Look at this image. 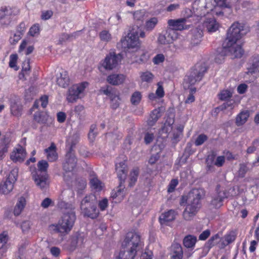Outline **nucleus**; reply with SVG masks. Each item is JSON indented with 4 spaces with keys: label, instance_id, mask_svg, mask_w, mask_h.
<instances>
[{
    "label": "nucleus",
    "instance_id": "e433bc0d",
    "mask_svg": "<svg viewBox=\"0 0 259 259\" xmlns=\"http://www.w3.org/2000/svg\"><path fill=\"white\" fill-rule=\"evenodd\" d=\"M91 187L97 191L102 190L103 184L97 177H95L90 180Z\"/></svg>",
    "mask_w": 259,
    "mask_h": 259
},
{
    "label": "nucleus",
    "instance_id": "ddd939ff",
    "mask_svg": "<svg viewBox=\"0 0 259 259\" xmlns=\"http://www.w3.org/2000/svg\"><path fill=\"white\" fill-rule=\"evenodd\" d=\"M217 186V192L213 196L210 203V206L212 208H218L223 205V202L227 198V193L225 190H219Z\"/></svg>",
    "mask_w": 259,
    "mask_h": 259
},
{
    "label": "nucleus",
    "instance_id": "423d86ee",
    "mask_svg": "<svg viewBox=\"0 0 259 259\" xmlns=\"http://www.w3.org/2000/svg\"><path fill=\"white\" fill-rule=\"evenodd\" d=\"M80 209L84 216L91 219H96L99 214L97 208L95 196L90 195L85 196L81 201Z\"/></svg>",
    "mask_w": 259,
    "mask_h": 259
},
{
    "label": "nucleus",
    "instance_id": "ea45409f",
    "mask_svg": "<svg viewBox=\"0 0 259 259\" xmlns=\"http://www.w3.org/2000/svg\"><path fill=\"white\" fill-rule=\"evenodd\" d=\"M142 95L140 92H134L131 97V101L132 104L137 105L139 104L141 100Z\"/></svg>",
    "mask_w": 259,
    "mask_h": 259
},
{
    "label": "nucleus",
    "instance_id": "5701e85b",
    "mask_svg": "<svg viewBox=\"0 0 259 259\" xmlns=\"http://www.w3.org/2000/svg\"><path fill=\"white\" fill-rule=\"evenodd\" d=\"M236 233L234 231L229 232L223 237L221 238L220 248H224L226 246L232 243L236 239Z\"/></svg>",
    "mask_w": 259,
    "mask_h": 259
},
{
    "label": "nucleus",
    "instance_id": "9d476101",
    "mask_svg": "<svg viewBox=\"0 0 259 259\" xmlns=\"http://www.w3.org/2000/svg\"><path fill=\"white\" fill-rule=\"evenodd\" d=\"M121 60L120 54L110 52L101 62V66L106 70H111L115 68Z\"/></svg>",
    "mask_w": 259,
    "mask_h": 259
},
{
    "label": "nucleus",
    "instance_id": "3c124183",
    "mask_svg": "<svg viewBox=\"0 0 259 259\" xmlns=\"http://www.w3.org/2000/svg\"><path fill=\"white\" fill-rule=\"evenodd\" d=\"M208 138L206 135L204 134H200L196 138L195 141L196 146H200L203 144L207 140Z\"/></svg>",
    "mask_w": 259,
    "mask_h": 259
},
{
    "label": "nucleus",
    "instance_id": "c85d7f7f",
    "mask_svg": "<svg viewBox=\"0 0 259 259\" xmlns=\"http://www.w3.org/2000/svg\"><path fill=\"white\" fill-rule=\"evenodd\" d=\"M249 116V112L248 110L241 111L236 118V124L237 126L244 124L247 120Z\"/></svg>",
    "mask_w": 259,
    "mask_h": 259
},
{
    "label": "nucleus",
    "instance_id": "f8f14e48",
    "mask_svg": "<svg viewBox=\"0 0 259 259\" xmlns=\"http://www.w3.org/2000/svg\"><path fill=\"white\" fill-rule=\"evenodd\" d=\"M77 158L72 151H69L66 154L63 163V169L66 172H72L76 166Z\"/></svg>",
    "mask_w": 259,
    "mask_h": 259
},
{
    "label": "nucleus",
    "instance_id": "cd10ccee",
    "mask_svg": "<svg viewBox=\"0 0 259 259\" xmlns=\"http://www.w3.org/2000/svg\"><path fill=\"white\" fill-rule=\"evenodd\" d=\"M140 169L138 167L133 168L130 173L128 187H133L135 185L139 175Z\"/></svg>",
    "mask_w": 259,
    "mask_h": 259
},
{
    "label": "nucleus",
    "instance_id": "a878e982",
    "mask_svg": "<svg viewBox=\"0 0 259 259\" xmlns=\"http://www.w3.org/2000/svg\"><path fill=\"white\" fill-rule=\"evenodd\" d=\"M124 79V76L122 74H113L108 76L107 80L108 82L114 85H117L122 83Z\"/></svg>",
    "mask_w": 259,
    "mask_h": 259
},
{
    "label": "nucleus",
    "instance_id": "e2e57ef3",
    "mask_svg": "<svg viewBox=\"0 0 259 259\" xmlns=\"http://www.w3.org/2000/svg\"><path fill=\"white\" fill-rule=\"evenodd\" d=\"M164 60V56L162 54H157L156 55L153 59V62L155 64H158L160 63H162Z\"/></svg>",
    "mask_w": 259,
    "mask_h": 259
},
{
    "label": "nucleus",
    "instance_id": "412c9836",
    "mask_svg": "<svg viewBox=\"0 0 259 259\" xmlns=\"http://www.w3.org/2000/svg\"><path fill=\"white\" fill-rule=\"evenodd\" d=\"M26 155L25 150L22 146H19L16 151L12 152L11 158L13 161L21 162L24 161Z\"/></svg>",
    "mask_w": 259,
    "mask_h": 259
},
{
    "label": "nucleus",
    "instance_id": "8fccbe9b",
    "mask_svg": "<svg viewBox=\"0 0 259 259\" xmlns=\"http://www.w3.org/2000/svg\"><path fill=\"white\" fill-rule=\"evenodd\" d=\"M228 0H213L214 6L218 7L228 8L230 7Z\"/></svg>",
    "mask_w": 259,
    "mask_h": 259
},
{
    "label": "nucleus",
    "instance_id": "13d9d810",
    "mask_svg": "<svg viewBox=\"0 0 259 259\" xmlns=\"http://www.w3.org/2000/svg\"><path fill=\"white\" fill-rule=\"evenodd\" d=\"M235 102L233 100H229L227 102L224 103L221 105V108L225 110L227 109H232L234 108V104Z\"/></svg>",
    "mask_w": 259,
    "mask_h": 259
},
{
    "label": "nucleus",
    "instance_id": "5fc2aeb1",
    "mask_svg": "<svg viewBox=\"0 0 259 259\" xmlns=\"http://www.w3.org/2000/svg\"><path fill=\"white\" fill-rule=\"evenodd\" d=\"M8 240L7 234L3 233L0 234V249H3Z\"/></svg>",
    "mask_w": 259,
    "mask_h": 259
},
{
    "label": "nucleus",
    "instance_id": "37998d69",
    "mask_svg": "<svg viewBox=\"0 0 259 259\" xmlns=\"http://www.w3.org/2000/svg\"><path fill=\"white\" fill-rule=\"evenodd\" d=\"M18 168H14L11 170L10 173L9 174L7 180H9L10 182L14 184L16 181L18 177Z\"/></svg>",
    "mask_w": 259,
    "mask_h": 259
},
{
    "label": "nucleus",
    "instance_id": "9b49d317",
    "mask_svg": "<svg viewBox=\"0 0 259 259\" xmlns=\"http://www.w3.org/2000/svg\"><path fill=\"white\" fill-rule=\"evenodd\" d=\"M88 85V82H84L80 84H74L69 88L67 97L68 102L70 103L76 102L80 98V95L83 92Z\"/></svg>",
    "mask_w": 259,
    "mask_h": 259
},
{
    "label": "nucleus",
    "instance_id": "b1692460",
    "mask_svg": "<svg viewBox=\"0 0 259 259\" xmlns=\"http://www.w3.org/2000/svg\"><path fill=\"white\" fill-rule=\"evenodd\" d=\"M69 82L70 79L68 72L66 71L62 70L57 78V84L62 88H66L69 85Z\"/></svg>",
    "mask_w": 259,
    "mask_h": 259
},
{
    "label": "nucleus",
    "instance_id": "c03bdc74",
    "mask_svg": "<svg viewBox=\"0 0 259 259\" xmlns=\"http://www.w3.org/2000/svg\"><path fill=\"white\" fill-rule=\"evenodd\" d=\"M248 168L246 163H241L239 165V169L238 170V175L241 178H244L245 174L248 170Z\"/></svg>",
    "mask_w": 259,
    "mask_h": 259
},
{
    "label": "nucleus",
    "instance_id": "603ef678",
    "mask_svg": "<svg viewBox=\"0 0 259 259\" xmlns=\"http://www.w3.org/2000/svg\"><path fill=\"white\" fill-rule=\"evenodd\" d=\"M259 141L257 140H254L251 144V146L249 147L247 150L246 152L247 154H251L253 153L257 148V147L258 146Z\"/></svg>",
    "mask_w": 259,
    "mask_h": 259
},
{
    "label": "nucleus",
    "instance_id": "a19ab883",
    "mask_svg": "<svg viewBox=\"0 0 259 259\" xmlns=\"http://www.w3.org/2000/svg\"><path fill=\"white\" fill-rule=\"evenodd\" d=\"M110 100L111 106L112 109H116L119 107L121 99L118 94H116L113 96H112L110 98Z\"/></svg>",
    "mask_w": 259,
    "mask_h": 259
},
{
    "label": "nucleus",
    "instance_id": "f257e3e1",
    "mask_svg": "<svg viewBox=\"0 0 259 259\" xmlns=\"http://www.w3.org/2000/svg\"><path fill=\"white\" fill-rule=\"evenodd\" d=\"M58 206L64 211L58 223L50 225L49 230L52 234L58 233L61 237H63L72 229L76 219V215L74 211V207L72 204L61 200Z\"/></svg>",
    "mask_w": 259,
    "mask_h": 259
},
{
    "label": "nucleus",
    "instance_id": "6e6d98bb",
    "mask_svg": "<svg viewBox=\"0 0 259 259\" xmlns=\"http://www.w3.org/2000/svg\"><path fill=\"white\" fill-rule=\"evenodd\" d=\"M149 57V56L148 53L146 52H143L139 58L136 60V62L138 63H145L148 61Z\"/></svg>",
    "mask_w": 259,
    "mask_h": 259
},
{
    "label": "nucleus",
    "instance_id": "de8ad7c7",
    "mask_svg": "<svg viewBox=\"0 0 259 259\" xmlns=\"http://www.w3.org/2000/svg\"><path fill=\"white\" fill-rule=\"evenodd\" d=\"M172 129L171 124L170 122L166 121L161 127L160 133L161 134H165V137L167 136V134Z\"/></svg>",
    "mask_w": 259,
    "mask_h": 259
},
{
    "label": "nucleus",
    "instance_id": "58836bf2",
    "mask_svg": "<svg viewBox=\"0 0 259 259\" xmlns=\"http://www.w3.org/2000/svg\"><path fill=\"white\" fill-rule=\"evenodd\" d=\"M158 40L160 44L165 45L171 43V39L168 37V35L166 34L165 31H163L159 34Z\"/></svg>",
    "mask_w": 259,
    "mask_h": 259
},
{
    "label": "nucleus",
    "instance_id": "4468645a",
    "mask_svg": "<svg viewBox=\"0 0 259 259\" xmlns=\"http://www.w3.org/2000/svg\"><path fill=\"white\" fill-rule=\"evenodd\" d=\"M12 10L7 7L0 9V23L2 25L8 26L12 20Z\"/></svg>",
    "mask_w": 259,
    "mask_h": 259
},
{
    "label": "nucleus",
    "instance_id": "39448f33",
    "mask_svg": "<svg viewBox=\"0 0 259 259\" xmlns=\"http://www.w3.org/2000/svg\"><path fill=\"white\" fill-rule=\"evenodd\" d=\"M207 66L204 63H197L185 76L184 82L185 89L200 82L207 70Z\"/></svg>",
    "mask_w": 259,
    "mask_h": 259
},
{
    "label": "nucleus",
    "instance_id": "473e14b6",
    "mask_svg": "<svg viewBox=\"0 0 259 259\" xmlns=\"http://www.w3.org/2000/svg\"><path fill=\"white\" fill-rule=\"evenodd\" d=\"M197 241L196 236L188 235L185 237L183 239V244L187 248H193Z\"/></svg>",
    "mask_w": 259,
    "mask_h": 259
},
{
    "label": "nucleus",
    "instance_id": "69168bd1",
    "mask_svg": "<svg viewBox=\"0 0 259 259\" xmlns=\"http://www.w3.org/2000/svg\"><path fill=\"white\" fill-rule=\"evenodd\" d=\"M108 205V201L106 198L102 199L99 202V207L101 211L105 210Z\"/></svg>",
    "mask_w": 259,
    "mask_h": 259
},
{
    "label": "nucleus",
    "instance_id": "c756f323",
    "mask_svg": "<svg viewBox=\"0 0 259 259\" xmlns=\"http://www.w3.org/2000/svg\"><path fill=\"white\" fill-rule=\"evenodd\" d=\"M249 67L248 68V73H255L259 68V56L252 57L250 60Z\"/></svg>",
    "mask_w": 259,
    "mask_h": 259
},
{
    "label": "nucleus",
    "instance_id": "0eeeda50",
    "mask_svg": "<svg viewBox=\"0 0 259 259\" xmlns=\"http://www.w3.org/2000/svg\"><path fill=\"white\" fill-rule=\"evenodd\" d=\"M139 30L138 26H134L127 35L123 39L121 40L122 47L127 50H137L140 48V41L139 39Z\"/></svg>",
    "mask_w": 259,
    "mask_h": 259
},
{
    "label": "nucleus",
    "instance_id": "f704fd0d",
    "mask_svg": "<svg viewBox=\"0 0 259 259\" xmlns=\"http://www.w3.org/2000/svg\"><path fill=\"white\" fill-rule=\"evenodd\" d=\"M160 117V111L158 109H154L151 112L150 117L148 120V124L149 126H153Z\"/></svg>",
    "mask_w": 259,
    "mask_h": 259
},
{
    "label": "nucleus",
    "instance_id": "338daca9",
    "mask_svg": "<svg viewBox=\"0 0 259 259\" xmlns=\"http://www.w3.org/2000/svg\"><path fill=\"white\" fill-rule=\"evenodd\" d=\"M158 88L156 91V95L159 98H161L164 96V90L160 82L157 83Z\"/></svg>",
    "mask_w": 259,
    "mask_h": 259
},
{
    "label": "nucleus",
    "instance_id": "f03ea898",
    "mask_svg": "<svg viewBox=\"0 0 259 259\" xmlns=\"http://www.w3.org/2000/svg\"><path fill=\"white\" fill-rule=\"evenodd\" d=\"M247 32L241 24L233 23L228 30L227 37L223 44V51L230 53L232 58H241L244 51L241 46L236 45V42Z\"/></svg>",
    "mask_w": 259,
    "mask_h": 259
},
{
    "label": "nucleus",
    "instance_id": "2eb2a0df",
    "mask_svg": "<svg viewBox=\"0 0 259 259\" xmlns=\"http://www.w3.org/2000/svg\"><path fill=\"white\" fill-rule=\"evenodd\" d=\"M169 28L173 30L181 31L187 28L186 19L185 18H180L178 19H170L167 22Z\"/></svg>",
    "mask_w": 259,
    "mask_h": 259
},
{
    "label": "nucleus",
    "instance_id": "bf43d9fd",
    "mask_svg": "<svg viewBox=\"0 0 259 259\" xmlns=\"http://www.w3.org/2000/svg\"><path fill=\"white\" fill-rule=\"evenodd\" d=\"M53 14V12L52 10L42 11L41 13V18L44 20H48L51 18Z\"/></svg>",
    "mask_w": 259,
    "mask_h": 259
},
{
    "label": "nucleus",
    "instance_id": "1a4fd4ad",
    "mask_svg": "<svg viewBox=\"0 0 259 259\" xmlns=\"http://www.w3.org/2000/svg\"><path fill=\"white\" fill-rule=\"evenodd\" d=\"M115 169L117 177L119 180V185L117 188L116 196L120 195L123 196V194L122 192L125 188L123 184L125 182L127 173V167L125 161L123 160L120 162L117 161L115 163Z\"/></svg>",
    "mask_w": 259,
    "mask_h": 259
},
{
    "label": "nucleus",
    "instance_id": "2f4dec72",
    "mask_svg": "<svg viewBox=\"0 0 259 259\" xmlns=\"http://www.w3.org/2000/svg\"><path fill=\"white\" fill-rule=\"evenodd\" d=\"M49 118V116L44 112H36L34 114V120L40 124L47 123Z\"/></svg>",
    "mask_w": 259,
    "mask_h": 259
},
{
    "label": "nucleus",
    "instance_id": "a211bd4d",
    "mask_svg": "<svg viewBox=\"0 0 259 259\" xmlns=\"http://www.w3.org/2000/svg\"><path fill=\"white\" fill-rule=\"evenodd\" d=\"M190 35L191 43L194 45L199 44L203 36V31L201 27L198 26L193 28L191 30Z\"/></svg>",
    "mask_w": 259,
    "mask_h": 259
},
{
    "label": "nucleus",
    "instance_id": "dca6fc26",
    "mask_svg": "<svg viewBox=\"0 0 259 259\" xmlns=\"http://www.w3.org/2000/svg\"><path fill=\"white\" fill-rule=\"evenodd\" d=\"M203 27L209 33L215 32L220 25L213 17L206 18L203 23Z\"/></svg>",
    "mask_w": 259,
    "mask_h": 259
},
{
    "label": "nucleus",
    "instance_id": "7ed1b4c3",
    "mask_svg": "<svg viewBox=\"0 0 259 259\" xmlns=\"http://www.w3.org/2000/svg\"><path fill=\"white\" fill-rule=\"evenodd\" d=\"M205 196L204 189H193L185 196H183L182 201L187 204L183 212V218L186 221H190L196 214L201 206V200Z\"/></svg>",
    "mask_w": 259,
    "mask_h": 259
},
{
    "label": "nucleus",
    "instance_id": "7c9ffc66",
    "mask_svg": "<svg viewBox=\"0 0 259 259\" xmlns=\"http://www.w3.org/2000/svg\"><path fill=\"white\" fill-rule=\"evenodd\" d=\"M14 184L7 180L0 184V193L7 194L13 189Z\"/></svg>",
    "mask_w": 259,
    "mask_h": 259
},
{
    "label": "nucleus",
    "instance_id": "a18cd8bd",
    "mask_svg": "<svg viewBox=\"0 0 259 259\" xmlns=\"http://www.w3.org/2000/svg\"><path fill=\"white\" fill-rule=\"evenodd\" d=\"M232 96V93L228 90L222 91L219 94V99L222 101L227 100L230 98Z\"/></svg>",
    "mask_w": 259,
    "mask_h": 259
},
{
    "label": "nucleus",
    "instance_id": "4d7b16f0",
    "mask_svg": "<svg viewBox=\"0 0 259 259\" xmlns=\"http://www.w3.org/2000/svg\"><path fill=\"white\" fill-rule=\"evenodd\" d=\"M154 135L152 133L147 132L144 136V142L146 144L148 145L151 143L154 140Z\"/></svg>",
    "mask_w": 259,
    "mask_h": 259
},
{
    "label": "nucleus",
    "instance_id": "79ce46f5",
    "mask_svg": "<svg viewBox=\"0 0 259 259\" xmlns=\"http://www.w3.org/2000/svg\"><path fill=\"white\" fill-rule=\"evenodd\" d=\"M99 36L102 41L106 42L110 41L112 38L111 34L106 30H102L100 33Z\"/></svg>",
    "mask_w": 259,
    "mask_h": 259
},
{
    "label": "nucleus",
    "instance_id": "052dcab7",
    "mask_svg": "<svg viewBox=\"0 0 259 259\" xmlns=\"http://www.w3.org/2000/svg\"><path fill=\"white\" fill-rule=\"evenodd\" d=\"M21 34L15 33L13 37H11L9 39L11 45H14L16 44L18 41L21 38Z\"/></svg>",
    "mask_w": 259,
    "mask_h": 259
},
{
    "label": "nucleus",
    "instance_id": "72a5a7b5",
    "mask_svg": "<svg viewBox=\"0 0 259 259\" xmlns=\"http://www.w3.org/2000/svg\"><path fill=\"white\" fill-rule=\"evenodd\" d=\"M221 236L219 233H217L210 237V238L205 243V248L209 250L211 248L216 245L218 243H220Z\"/></svg>",
    "mask_w": 259,
    "mask_h": 259
},
{
    "label": "nucleus",
    "instance_id": "49530a36",
    "mask_svg": "<svg viewBox=\"0 0 259 259\" xmlns=\"http://www.w3.org/2000/svg\"><path fill=\"white\" fill-rule=\"evenodd\" d=\"M157 19L156 18L153 17L146 22V28L147 30H151L155 26L157 23Z\"/></svg>",
    "mask_w": 259,
    "mask_h": 259
},
{
    "label": "nucleus",
    "instance_id": "f3484780",
    "mask_svg": "<svg viewBox=\"0 0 259 259\" xmlns=\"http://www.w3.org/2000/svg\"><path fill=\"white\" fill-rule=\"evenodd\" d=\"M10 110L12 115L20 117L22 115L23 108L21 102L18 99H11Z\"/></svg>",
    "mask_w": 259,
    "mask_h": 259
},
{
    "label": "nucleus",
    "instance_id": "0e129e2a",
    "mask_svg": "<svg viewBox=\"0 0 259 259\" xmlns=\"http://www.w3.org/2000/svg\"><path fill=\"white\" fill-rule=\"evenodd\" d=\"M101 92L105 95L109 97L110 99L112 96H113L116 94V93H114L113 91L111 90V88L109 87H107L106 89L102 88L101 89Z\"/></svg>",
    "mask_w": 259,
    "mask_h": 259
},
{
    "label": "nucleus",
    "instance_id": "09e8293b",
    "mask_svg": "<svg viewBox=\"0 0 259 259\" xmlns=\"http://www.w3.org/2000/svg\"><path fill=\"white\" fill-rule=\"evenodd\" d=\"M78 244V238L77 237H74L71 239V241L70 244L68 245L67 247V249L70 251L72 252L75 250L77 247Z\"/></svg>",
    "mask_w": 259,
    "mask_h": 259
},
{
    "label": "nucleus",
    "instance_id": "aec40b11",
    "mask_svg": "<svg viewBox=\"0 0 259 259\" xmlns=\"http://www.w3.org/2000/svg\"><path fill=\"white\" fill-rule=\"evenodd\" d=\"M170 259H182L183 251L181 245L178 243H174L171 246Z\"/></svg>",
    "mask_w": 259,
    "mask_h": 259
},
{
    "label": "nucleus",
    "instance_id": "20e7f679",
    "mask_svg": "<svg viewBox=\"0 0 259 259\" xmlns=\"http://www.w3.org/2000/svg\"><path fill=\"white\" fill-rule=\"evenodd\" d=\"M140 242L139 235L133 232L127 233L122 244L124 250L120 251L116 259H134Z\"/></svg>",
    "mask_w": 259,
    "mask_h": 259
},
{
    "label": "nucleus",
    "instance_id": "680f3d73",
    "mask_svg": "<svg viewBox=\"0 0 259 259\" xmlns=\"http://www.w3.org/2000/svg\"><path fill=\"white\" fill-rule=\"evenodd\" d=\"M10 60L9 62V66L11 68L16 67V62L18 58L17 54H12L10 55Z\"/></svg>",
    "mask_w": 259,
    "mask_h": 259
},
{
    "label": "nucleus",
    "instance_id": "4be33fe9",
    "mask_svg": "<svg viewBox=\"0 0 259 259\" xmlns=\"http://www.w3.org/2000/svg\"><path fill=\"white\" fill-rule=\"evenodd\" d=\"M80 134L78 131H75L68 136L66 139V143L69 148V151H72L73 149L79 141Z\"/></svg>",
    "mask_w": 259,
    "mask_h": 259
},
{
    "label": "nucleus",
    "instance_id": "774afa93",
    "mask_svg": "<svg viewBox=\"0 0 259 259\" xmlns=\"http://www.w3.org/2000/svg\"><path fill=\"white\" fill-rule=\"evenodd\" d=\"M225 162V157L224 156H218L214 163V165L217 166L218 167L222 166Z\"/></svg>",
    "mask_w": 259,
    "mask_h": 259
},
{
    "label": "nucleus",
    "instance_id": "bb28decb",
    "mask_svg": "<svg viewBox=\"0 0 259 259\" xmlns=\"http://www.w3.org/2000/svg\"><path fill=\"white\" fill-rule=\"evenodd\" d=\"M26 205L25 198L21 196L19 198L18 201L14 209V214L16 216L19 215L24 209Z\"/></svg>",
    "mask_w": 259,
    "mask_h": 259
},
{
    "label": "nucleus",
    "instance_id": "4c0bfd02",
    "mask_svg": "<svg viewBox=\"0 0 259 259\" xmlns=\"http://www.w3.org/2000/svg\"><path fill=\"white\" fill-rule=\"evenodd\" d=\"M140 78L142 81L150 83L152 81L154 75L149 71L143 72L140 73Z\"/></svg>",
    "mask_w": 259,
    "mask_h": 259
},
{
    "label": "nucleus",
    "instance_id": "393cba45",
    "mask_svg": "<svg viewBox=\"0 0 259 259\" xmlns=\"http://www.w3.org/2000/svg\"><path fill=\"white\" fill-rule=\"evenodd\" d=\"M45 151L50 161H55L57 159L58 154L56 152V146L54 143H52L51 146Z\"/></svg>",
    "mask_w": 259,
    "mask_h": 259
},
{
    "label": "nucleus",
    "instance_id": "864d4df0",
    "mask_svg": "<svg viewBox=\"0 0 259 259\" xmlns=\"http://www.w3.org/2000/svg\"><path fill=\"white\" fill-rule=\"evenodd\" d=\"M39 33V26L38 24H34L29 29V34L32 36H34Z\"/></svg>",
    "mask_w": 259,
    "mask_h": 259
},
{
    "label": "nucleus",
    "instance_id": "c9c22d12",
    "mask_svg": "<svg viewBox=\"0 0 259 259\" xmlns=\"http://www.w3.org/2000/svg\"><path fill=\"white\" fill-rule=\"evenodd\" d=\"M217 154L214 151H211V153L207 156V157L206 160V162L207 164V167L208 168V170H212L213 169L214 163L215 162L214 160L216 157Z\"/></svg>",
    "mask_w": 259,
    "mask_h": 259
},
{
    "label": "nucleus",
    "instance_id": "6e6552de",
    "mask_svg": "<svg viewBox=\"0 0 259 259\" xmlns=\"http://www.w3.org/2000/svg\"><path fill=\"white\" fill-rule=\"evenodd\" d=\"M48 166L49 164L46 161H39L37 163L38 170L32 172V178L35 184L41 189L45 188L47 184V175L42 172L47 170Z\"/></svg>",
    "mask_w": 259,
    "mask_h": 259
},
{
    "label": "nucleus",
    "instance_id": "6ab92c4d",
    "mask_svg": "<svg viewBox=\"0 0 259 259\" xmlns=\"http://www.w3.org/2000/svg\"><path fill=\"white\" fill-rule=\"evenodd\" d=\"M176 215V211L172 209L162 213L159 218L160 223L162 225H168L169 222L175 220Z\"/></svg>",
    "mask_w": 259,
    "mask_h": 259
}]
</instances>
